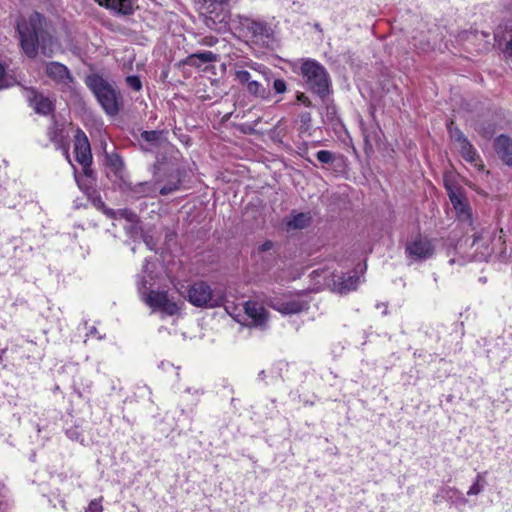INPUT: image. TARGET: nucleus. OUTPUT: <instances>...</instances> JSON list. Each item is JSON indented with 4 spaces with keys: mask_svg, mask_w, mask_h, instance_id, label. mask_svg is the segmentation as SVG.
<instances>
[{
    "mask_svg": "<svg viewBox=\"0 0 512 512\" xmlns=\"http://www.w3.org/2000/svg\"><path fill=\"white\" fill-rule=\"evenodd\" d=\"M334 285L337 286V289L341 294L348 293L352 287L351 277L344 279L337 276V280H334Z\"/></svg>",
    "mask_w": 512,
    "mask_h": 512,
    "instance_id": "obj_26",
    "label": "nucleus"
},
{
    "mask_svg": "<svg viewBox=\"0 0 512 512\" xmlns=\"http://www.w3.org/2000/svg\"><path fill=\"white\" fill-rule=\"evenodd\" d=\"M459 148V152L462 156V158L476 167L479 171H482L484 169V164L477 153L474 146L470 143L469 140L463 141V143L457 145Z\"/></svg>",
    "mask_w": 512,
    "mask_h": 512,
    "instance_id": "obj_16",
    "label": "nucleus"
},
{
    "mask_svg": "<svg viewBox=\"0 0 512 512\" xmlns=\"http://www.w3.org/2000/svg\"><path fill=\"white\" fill-rule=\"evenodd\" d=\"M229 0H198L200 3V9L205 13L209 14L210 18L213 15L216 17L219 16V13L223 10L224 4H226Z\"/></svg>",
    "mask_w": 512,
    "mask_h": 512,
    "instance_id": "obj_17",
    "label": "nucleus"
},
{
    "mask_svg": "<svg viewBox=\"0 0 512 512\" xmlns=\"http://www.w3.org/2000/svg\"><path fill=\"white\" fill-rule=\"evenodd\" d=\"M5 353V349L1 350L0 351V363L2 362V359H3V354Z\"/></svg>",
    "mask_w": 512,
    "mask_h": 512,
    "instance_id": "obj_43",
    "label": "nucleus"
},
{
    "mask_svg": "<svg viewBox=\"0 0 512 512\" xmlns=\"http://www.w3.org/2000/svg\"><path fill=\"white\" fill-rule=\"evenodd\" d=\"M311 217L307 213H298L293 215L288 221V228L303 229L310 223Z\"/></svg>",
    "mask_w": 512,
    "mask_h": 512,
    "instance_id": "obj_20",
    "label": "nucleus"
},
{
    "mask_svg": "<svg viewBox=\"0 0 512 512\" xmlns=\"http://www.w3.org/2000/svg\"><path fill=\"white\" fill-rule=\"evenodd\" d=\"M178 189V184L165 185L160 189V194L168 195Z\"/></svg>",
    "mask_w": 512,
    "mask_h": 512,
    "instance_id": "obj_35",
    "label": "nucleus"
},
{
    "mask_svg": "<svg viewBox=\"0 0 512 512\" xmlns=\"http://www.w3.org/2000/svg\"><path fill=\"white\" fill-rule=\"evenodd\" d=\"M376 308H377V309H379V310H381V313H382L383 315H386V314L388 313V311H387V304H385V303H379V304H377V305H376Z\"/></svg>",
    "mask_w": 512,
    "mask_h": 512,
    "instance_id": "obj_42",
    "label": "nucleus"
},
{
    "mask_svg": "<svg viewBox=\"0 0 512 512\" xmlns=\"http://www.w3.org/2000/svg\"><path fill=\"white\" fill-rule=\"evenodd\" d=\"M504 54L506 57L512 59V37L510 40L506 43Z\"/></svg>",
    "mask_w": 512,
    "mask_h": 512,
    "instance_id": "obj_38",
    "label": "nucleus"
},
{
    "mask_svg": "<svg viewBox=\"0 0 512 512\" xmlns=\"http://www.w3.org/2000/svg\"><path fill=\"white\" fill-rule=\"evenodd\" d=\"M132 193L136 197L149 196L155 192V188L148 182H141L136 184L132 189Z\"/></svg>",
    "mask_w": 512,
    "mask_h": 512,
    "instance_id": "obj_22",
    "label": "nucleus"
},
{
    "mask_svg": "<svg viewBox=\"0 0 512 512\" xmlns=\"http://www.w3.org/2000/svg\"><path fill=\"white\" fill-rule=\"evenodd\" d=\"M244 312L249 319V324L255 327H265L268 322L267 310L256 301L249 300L244 304Z\"/></svg>",
    "mask_w": 512,
    "mask_h": 512,
    "instance_id": "obj_11",
    "label": "nucleus"
},
{
    "mask_svg": "<svg viewBox=\"0 0 512 512\" xmlns=\"http://www.w3.org/2000/svg\"><path fill=\"white\" fill-rule=\"evenodd\" d=\"M273 88L276 93H284L287 89L286 83L282 79H276L273 83Z\"/></svg>",
    "mask_w": 512,
    "mask_h": 512,
    "instance_id": "obj_34",
    "label": "nucleus"
},
{
    "mask_svg": "<svg viewBox=\"0 0 512 512\" xmlns=\"http://www.w3.org/2000/svg\"><path fill=\"white\" fill-rule=\"evenodd\" d=\"M311 115L308 112L302 113L300 115V123H301V130H308L311 124Z\"/></svg>",
    "mask_w": 512,
    "mask_h": 512,
    "instance_id": "obj_33",
    "label": "nucleus"
},
{
    "mask_svg": "<svg viewBox=\"0 0 512 512\" xmlns=\"http://www.w3.org/2000/svg\"><path fill=\"white\" fill-rule=\"evenodd\" d=\"M44 71L48 78L63 87H70L73 77L69 69L60 62H47L44 65Z\"/></svg>",
    "mask_w": 512,
    "mask_h": 512,
    "instance_id": "obj_9",
    "label": "nucleus"
},
{
    "mask_svg": "<svg viewBox=\"0 0 512 512\" xmlns=\"http://www.w3.org/2000/svg\"><path fill=\"white\" fill-rule=\"evenodd\" d=\"M246 28L253 37L257 38H268L271 34V29L262 21L249 20L246 24Z\"/></svg>",
    "mask_w": 512,
    "mask_h": 512,
    "instance_id": "obj_18",
    "label": "nucleus"
},
{
    "mask_svg": "<svg viewBox=\"0 0 512 512\" xmlns=\"http://www.w3.org/2000/svg\"><path fill=\"white\" fill-rule=\"evenodd\" d=\"M307 87L314 93L325 96L329 92V76L326 69L315 60H305L300 67Z\"/></svg>",
    "mask_w": 512,
    "mask_h": 512,
    "instance_id": "obj_5",
    "label": "nucleus"
},
{
    "mask_svg": "<svg viewBox=\"0 0 512 512\" xmlns=\"http://www.w3.org/2000/svg\"><path fill=\"white\" fill-rule=\"evenodd\" d=\"M85 83L107 114L119 112L121 96L110 83L97 74L87 76Z\"/></svg>",
    "mask_w": 512,
    "mask_h": 512,
    "instance_id": "obj_3",
    "label": "nucleus"
},
{
    "mask_svg": "<svg viewBox=\"0 0 512 512\" xmlns=\"http://www.w3.org/2000/svg\"><path fill=\"white\" fill-rule=\"evenodd\" d=\"M483 481L484 480H483L482 475L478 474L477 477H476L475 482L473 483V485L467 491V495L472 496V495L480 494L482 492L483 488H484V485L481 483Z\"/></svg>",
    "mask_w": 512,
    "mask_h": 512,
    "instance_id": "obj_29",
    "label": "nucleus"
},
{
    "mask_svg": "<svg viewBox=\"0 0 512 512\" xmlns=\"http://www.w3.org/2000/svg\"><path fill=\"white\" fill-rule=\"evenodd\" d=\"M272 308L283 315L297 314L308 308V303L302 299H290L272 304Z\"/></svg>",
    "mask_w": 512,
    "mask_h": 512,
    "instance_id": "obj_14",
    "label": "nucleus"
},
{
    "mask_svg": "<svg viewBox=\"0 0 512 512\" xmlns=\"http://www.w3.org/2000/svg\"><path fill=\"white\" fill-rule=\"evenodd\" d=\"M25 97L29 101L30 106L38 114L47 115L53 109V104L48 97L37 93L34 89H26Z\"/></svg>",
    "mask_w": 512,
    "mask_h": 512,
    "instance_id": "obj_12",
    "label": "nucleus"
},
{
    "mask_svg": "<svg viewBox=\"0 0 512 512\" xmlns=\"http://www.w3.org/2000/svg\"><path fill=\"white\" fill-rule=\"evenodd\" d=\"M316 157L321 163H330L333 159V154L330 151L321 150L317 152Z\"/></svg>",
    "mask_w": 512,
    "mask_h": 512,
    "instance_id": "obj_32",
    "label": "nucleus"
},
{
    "mask_svg": "<svg viewBox=\"0 0 512 512\" xmlns=\"http://www.w3.org/2000/svg\"><path fill=\"white\" fill-rule=\"evenodd\" d=\"M359 267H360V271H361V272H363V271L366 269V265H363V266H362V265H359Z\"/></svg>",
    "mask_w": 512,
    "mask_h": 512,
    "instance_id": "obj_44",
    "label": "nucleus"
},
{
    "mask_svg": "<svg viewBox=\"0 0 512 512\" xmlns=\"http://www.w3.org/2000/svg\"><path fill=\"white\" fill-rule=\"evenodd\" d=\"M445 188L450 202L456 212L457 219L461 222H467L469 225H472L471 207L462 188L454 187L448 183H445Z\"/></svg>",
    "mask_w": 512,
    "mask_h": 512,
    "instance_id": "obj_8",
    "label": "nucleus"
},
{
    "mask_svg": "<svg viewBox=\"0 0 512 512\" xmlns=\"http://www.w3.org/2000/svg\"><path fill=\"white\" fill-rule=\"evenodd\" d=\"M441 492H442L443 497L446 499H450V500L455 499V500H459L462 502L466 501L464 499L462 493L455 488L446 487V488H443L441 490Z\"/></svg>",
    "mask_w": 512,
    "mask_h": 512,
    "instance_id": "obj_27",
    "label": "nucleus"
},
{
    "mask_svg": "<svg viewBox=\"0 0 512 512\" xmlns=\"http://www.w3.org/2000/svg\"><path fill=\"white\" fill-rule=\"evenodd\" d=\"M17 29L22 49L28 57L36 56L39 44L43 53L47 54V42H51V37L43 30V17L39 13H32L28 19L21 18Z\"/></svg>",
    "mask_w": 512,
    "mask_h": 512,
    "instance_id": "obj_2",
    "label": "nucleus"
},
{
    "mask_svg": "<svg viewBox=\"0 0 512 512\" xmlns=\"http://www.w3.org/2000/svg\"><path fill=\"white\" fill-rule=\"evenodd\" d=\"M49 137H50V139L53 142H59L60 141V139H58V136H57V133H56V129L54 127L52 129H50Z\"/></svg>",
    "mask_w": 512,
    "mask_h": 512,
    "instance_id": "obj_40",
    "label": "nucleus"
},
{
    "mask_svg": "<svg viewBox=\"0 0 512 512\" xmlns=\"http://www.w3.org/2000/svg\"><path fill=\"white\" fill-rule=\"evenodd\" d=\"M235 78L239 83L246 85V88L253 82L251 73L246 70H237L235 72Z\"/></svg>",
    "mask_w": 512,
    "mask_h": 512,
    "instance_id": "obj_28",
    "label": "nucleus"
},
{
    "mask_svg": "<svg viewBox=\"0 0 512 512\" xmlns=\"http://www.w3.org/2000/svg\"><path fill=\"white\" fill-rule=\"evenodd\" d=\"M146 284L147 281L144 278L138 281V293L141 301L150 307L153 312L159 311L168 316L179 312V304L173 298H170L167 292L148 290Z\"/></svg>",
    "mask_w": 512,
    "mask_h": 512,
    "instance_id": "obj_4",
    "label": "nucleus"
},
{
    "mask_svg": "<svg viewBox=\"0 0 512 512\" xmlns=\"http://www.w3.org/2000/svg\"><path fill=\"white\" fill-rule=\"evenodd\" d=\"M196 59H199L202 63H210L216 61V55L211 51L195 53L187 57L186 63L190 65H195Z\"/></svg>",
    "mask_w": 512,
    "mask_h": 512,
    "instance_id": "obj_21",
    "label": "nucleus"
},
{
    "mask_svg": "<svg viewBox=\"0 0 512 512\" xmlns=\"http://www.w3.org/2000/svg\"><path fill=\"white\" fill-rule=\"evenodd\" d=\"M434 254L435 246L432 239L427 236L418 234L406 243L405 255L411 261H425L432 258Z\"/></svg>",
    "mask_w": 512,
    "mask_h": 512,
    "instance_id": "obj_7",
    "label": "nucleus"
},
{
    "mask_svg": "<svg viewBox=\"0 0 512 512\" xmlns=\"http://www.w3.org/2000/svg\"><path fill=\"white\" fill-rule=\"evenodd\" d=\"M225 294L221 289H212L206 282L199 281L190 286L188 301L197 307H218L224 301Z\"/></svg>",
    "mask_w": 512,
    "mask_h": 512,
    "instance_id": "obj_6",
    "label": "nucleus"
},
{
    "mask_svg": "<svg viewBox=\"0 0 512 512\" xmlns=\"http://www.w3.org/2000/svg\"><path fill=\"white\" fill-rule=\"evenodd\" d=\"M126 82L130 88L135 91H139L142 88V83L137 76H128Z\"/></svg>",
    "mask_w": 512,
    "mask_h": 512,
    "instance_id": "obj_31",
    "label": "nucleus"
},
{
    "mask_svg": "<svg viewBox=\"0 0 512 512\" xmlns=\"http://www.w3.org/2000/svg\"><path fill=\"white\" fill-rule=\"evenodd\" d=\"M492 135V132H488L485 136L490 137Z\"/></svg>",
    "mask_w": 512,
    "mask_h": 512,
    "instance_id": "obj_45",
    "label": "nucleus"
},
{
    "mask_svg": "<svg viewBox=\"0 0 512 512\" xmlns=\"http://www.w3.org/2000/svg\"><path fill=\"white\" fill-rule=\"evenodd\" d=\"M9 85L10 83L5 77L4 67L0 64V89L8 87Z\"/></svg>",
    "mask_w": 512,
    "mask_h": 512,
    "instance_id": "obj_36",
    "label": "nucleus"
},
{
    "mask_svg": "<svg viewBox=\"0 0 512 512\" xmlns=\"http://www.w3.org/2000/svg\"><path fill=\"white\" fill-rule=\"evenodd\" d=\"M74 152L77 162L86 170L92 162V154L88 138L82 130H77L75 134Z\"/></svg>",
    "mask_w": 512,
    "mask_h": 512,
    "instance_id": "obj_10",
    "label": "nucleus"
},
{
    "mask_svg": "<svg viewBox=\"0 0 512 512\" xmlns=\"http://www.w3.org/2000/svg\"><path fill=\"white\" fill-rule=\"evenodd\" d=\"M247 91L250 94L261 98H265L268 95L267 89L264 88L257 80H253V82L249 84Z\"/></svg>",
    "mask_w": 512,
    "mask_h": 512,
    "instance_id": "obj_25",
    "label": "nucleus"
},
{
    "mask_svg": "<svg viewBox=\"0 0 512 512\" xmlns=\"http://www.w3.org/2000/svg\"><path fill=\"white\" fill-rule=\"evenodd\" d=\"M494 149L506 165L512 166V139L510 137L499 135L494 140Z\"/></svg>",
    "mask_w": 512,
    "mask_h": 512,
    "instance_id": "obj_13",
    "label": "nucleus"
},
{
    "mask_svg": "<svg viewBox=\"0 0 512 512\" xmlns=\"http://www.w3.org/2000/svg\"><path fill=\"white\" fill-rule=\"evenodd\" d=\"M100 6L105 7L120 15H131L134 11V0H95Z\"/></svg>",
    "mask_w": 512,
    "mask_h": 512,
    "instance_id": "obj_15",
    "label": "nucleus"
},
{
    "mask_svg": "<svg viewBox=\"0 0 512 512\" xmlns=\"http://www.w3.org/2000/svg\"><path fill=\"white\" fill-rule=\"evenodd\" d=\"M141 139L150 143L151 145H159L162 139V132L160 131H143Z\"/></svg>",
    "mask_w": 512,
    "mask_h": 512,
    "instance_id": "obj_24",
    "label": "nucleus"
},
{
    "mask_svg": "<svg viewBox=\"0 0 512 512\" xmlns=\"http://www.w3.org/2000/svg\"><path fill=\"white\" fill-rule=\"evenodd\" d=\"M450 138L457 144L463 143V141H467V137L463 134V132L456 126H454V122L450 121L447 126Z\"/></svg>",
    "mask_w": 512,
    "mask_h": 512,
    "instance_id": "obj_23",
    "label": "nucleus"
},
{
    "mask_svg": "<svg viewBox=\"0 0 512 512\" xmlns=\"http://www.w3.org/2000/svg\"><path fill=\"white\" fill-rule=\"evenodd\" d=\"M273 246H274L273 242L270 240H267L258 247V250L261 252L268 251V250H271L273 248Z\"/></svg>",
    "mask_w": 512,
    "mask_h": 512,
    "instance_id": "obj_37",
    "label": "nucleus"
},
{
    "mask_svg": "<svg viewBox=\"0 0 512 512\" xmlns=\"http://www.w3.org/2000/svg\"><path fill=\"white\" fill-rule=\"evenodd\" d=\"M297 100H298L299 102H301V103H303V104L307 105V106H309V105H310V101H309L308 97H307L306 95H304L303 93H301V94H299V95L297 96Z\"/></svg>",
    "mask_w": 512,
    "mask_h": 512,
    "instance_id": "obj_39",
    "label": "nucleus"
},
{
    "mask_svg": "<svg viewBox=\"0 0 512 512\" xmlns=\"http://www.w3.org/2000/svg\"><path fill=\"white\" fill-rule=\"evenodd\" d=\"M102 499H94L90 501L88 507L86 508L85 512H102Z\"/></svg>",
    "mask_w": 512,
    "mask_h": 512,
    "instance_id": "obj_30",
    "label": "nucleus"
},
{
    "mask_svg": "<svg viewBox=\"0 0 512 512\" xmlns=\"http://www.w3.org/2000/svg\"><path fill=\"white\" fill-rule=\"evenodd\" d=\"M88 335L90 336H95L97 337L98 339H102V335L99 334L98 330L96 329V327H91L90 330H89V333Z\"/></svg>",
    "mask_w": 512,
    "mask_h": 512,
    "instance_id": "obj_41",
    "label": "nucleus"
},
{
    "mask_svg": "<svg viewBox=\"0 0 512 512\" xmlns=\"http://www.w3.org/2000/svg\"><path fill=\"white\" fill-rule=\"evenodd\" d=\"M106 214L110 218L115 219V220L125 219L129 223H137L138 222L137 214L128 209H118L116 211L109 209V210H106Z\"/></svg>",
    "mask_w": 512,
    "mask_h": 512,
    "instance_id": "obj_19",
    "label": "nucleus"
},
{
    "mask_svg": "<svg viewBox=\"0 0 512 512\" xmlns=\"http://www.w3.org/2000/svg\"><path fill=\"white\" fill-rule=\"evenodd\" d=\"M472 242L470 249L472 252L469 256L463 255L456 256L458 254L457 247L449 249L447 256H451L448 263L450 265L463 266L470 261H487L494 252L493 242L495 240V229L491 227H473Z\"/></svg>",
    "mask_w": 512,
    "mask_h": 512,
    "instance_id": "obj_1",
    "label": "nucleus"
}]
</instances>
